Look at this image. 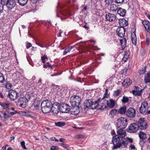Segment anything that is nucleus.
I'll return each instance as SVG.
<instances>
[{
  "mask_svg": "<svg viewBox=\"0 0 150 150\" xmlns=\"http://www.w3.org/2000/svg\"><path fill=\"white\" fill-rule=\"evenodd\" d=\"M117 132L120 136L124 137L126 135L125 131L123 129L125 128L127 124V121L126 118L121 117L118 119L116 121Z\"/></svg>",
  "mask_w": 150,
  "mask_h": 150,
  "instance_id": "obj_1",
  "label": "nucleus"
},
{
  "mask_svg": "<svg viewBox=\"0 0 150 150\" xmlns=\"http://www.w3.org/2000/svg\"><path fill=\"white\" fill-rule=\"evenodd\" d=\"M117 135L113 137L112 139V142L114 145L112 148L113 149H116L120 148H125L127 144L126 140L125 139H121L124 137H121L119 134H117Z\"/></svg>",
  "mask_w": 150,
  "mask_h": 150,
  "instance_id": "obj_2",
  "label": "nucleus"
},
{
  "mask_svg": "<svg viewBox=\"0 0 150 150\" xmlns=\"http://www.w3.org/2000/svg\"><path fill=\"white\" fill-rule=\"evenodd\" d=\"M52 105V103L50 100L43 101L41 104V109L42 112L44 113L49 112L51 111Z\"/></svg>",
  "mask_w": 150,
  "mask_h": 150,
  "instance_id": "obj_3",
  "label": "nucleus"
},
{
  "mask_svg": "<svg viewBox=\"0 0 150 150\" xmlns=\"http://www.w3.org/2000/svg\"><path fill=\"white\" fill-rule=\"evenodd\" d=\"M1 5L6 6L9 10L14 8L16 5L15 0H1Z\"/></svg>",
  "mask_w": 150,
  "mask_h": 150,
  "instance_id": "obj_4",
  "label": "nucleus"
},
{
  "mask_svg": "<svg viewBox=\"0 0 150 150\" xmlns=\"http://www.w3.org/2000/svg\"><path fill=\"white\" fill-rule=\"evenodd\" d=\"M100 100V98H99L95 103H93L92 99L86 100L84 102V105L86 108L90 109H96L98 105V102Z\"/></svg>",
  "mask_w": 150,
  "mask_h": 150,
  "instance_id": "obj_5",
  "label": "nucleus"
},
{
  "mask_svg": "<svg viewBox=\"0 0 150 150\" xmlns=\"http://www.w3.org/2000/svg\"><path fill=\"white\" fill-rule=\"evenodd\" d=\"M81 101V98L77 95L71 96L70 98V102L73 107H78Z\"/></svg>",
  "mask_w": 150,
  "mask_h": 150,
  "instance_id": "obj_6",
  "label": "nucleus"
},
{
  "mask_svg": "<svg viewBox=\"0 0 150 150\" xmlns=\"http://www.w3.org/2000/svg\"><path fill=\"white\" fill-rule=\"evenodd\" d=\"M137 124L140 129L145 130L147 128V122L144 118H140Z\"/></svg>",
  "mask_w": 150,
  "mask_h": 150,
  "instance_id": "obj_7",
  "label": "nucleus"
},
{
  "mask_svg": "<svg viewBox=\"0 0 150 150\" xmlns=\"http://www.w3.org/2000/svg\"><path fill=\"white\" fill-rule=\"evenodd\" d=\"M149 108V105L147 102L144 101L141 103V106L139 108L140 112L142 114H146Z\"/></svg>",
  "mask_w": 150,
  "mask_h": 150,
  "instance_id": "obj_8",
  "label": "nucleus"
},
{
  "mask_svg": "<svg viewBox=\"0 0 150 150\" xmlns=\"http://www.w3.org/2000/svg\"><path fill=\"white\" fill-rule=\"evenodd\" d=\"M19 93L15 90H10L8 91V97L12 100H14L17 98Z\"/></svg>",
  "mask_w": 150,
  "mask_h": 150,
  "instance_id": "obj_9",
  "label": "nucleus"
},
{
  "mask_svg": "<svg viewBox=\"0 0 150 150\" xmlns=\"http://www.w3.org/2000/svg\"><path fill=\"white\" fill-rule=\"evenodd\" d=\"M139 129L138 124L137 123L131 124L128 127L127 129L128 132L130 133H135Z\"/></svg>",
  "mask_w": 150,
  "mask_h": 150,
  "instance_id": "obj_10",
  "label": "nucleus"
},
{
  "mask_svg": "<svg viewBox=\"0 0 150 150\" xmlns=\"http://www.w3.org/2000/svg\"><path fill=\"white\" fill-rule=\"evenodd\" d=\"M60 104L58 103L55 102L53 104L51 107V111L54 114H57L60 111Z\"/></svg>",
  "mask_w": 150,
  "mask_h": 150,
  "instance_id": "obj_11",
  "label": "nucleus"
},
{
  "mask_svg": "<svg viewBox=\"0 0 150 150\" xmlns=\"http://www.w3.org/2000/svg\"><path fill=\"white\" fill-rule=\"evenodd\" d=\"M28 102V100L26 98H21L19 99L17 104L22 108H25L27 105Z\"/></svg>",
  "mask_w": 150,
  "mask_h": 150,
  "instance_id": "obj_12",
  "label": "nucleus"
},
{
  "mask_svg": "<svg viewBox=\"0 0 150 150\" xmlns=\"http://www.w3.org/2000/svg\"><path fill=\"white\" fill-rule=\"evenodd\" d=\"M107 103L108 100H104L103 98L101 99L100 98V100L98 102L97 108L98 107L100 110H103L107 107Z\"/></svg>",
  "mask_w": 150,
  "mask_h": 150,
  "instance_id": "obj_13",
  "label": "nucleus"
},
{
  "mask_svg": "<svg viewBox=\"0 0 150 150\" xmlns=\"http://www.w3.org/2000/svg\"><path fill=\"white\" fill-rule=\"evenodd\" d=\"M126 30L122 26L118 27L116 30L117 34L119 37L122 38L125 35Z\"/></svg>",
  "mask_w": 150,
  "mask_h": 150,
  "instance_id": "obj_14",
  "label": "nucleus"
},
{
  "mask_svg": "<svg viewBox=\"0 0 150 150\" xmlns=\"http://www.w3.org/2000/svg\"><path fill=\"white\" fill-rule=\"evenodd\" d=\"M126 115L129 117L133 118L136 115V111L134 109L129 108L126 112Z\"/></svg>",
  "mask_w": 150,
  "mask_h": 150,
  "instance_id": "obj_15",
  "label": "nucleus"
},
{
  "mask_svg": "<svg viewBox=\"0 0 150 150\" xmlns=\"http://www.w3.org/2000/svg\"><path fill=\"white\" fill-rule=\"evenodd\" d=\"M70 110V107L68 104H63L60 105V111L62 113H67Z\"/></svg>",
  "mask_w": 150,
  "mask_h": 150,
  "instance_id": "obj_16",
  "label": "nucleus"
},
{
  "mask_svg": "<svg viewBox=\"0 0 150 150\" xmlns=\"http://www.w3.org/2000/svg\"><path fill=\"white\" fill-rule=\"evenodd\" d=\"M105 17L107 20L110 22L115 21L116 18V16L115 15L110 13L107 14Z\"/></svg>",
  "mask_w": 150,
  "mask_h": 150,
  "instance_id": "obj_17",
  "label": "nucleus"
},
{
  "mask_svg": "<svg viewBox=\"0 0 150 150\" xmlns=\"http://www.w3.org/2000/svg\"><path fill=\"white\" fill-rule=\"evenodd\" d=\"M142 23L146 31L150 33V22L147 20H145L142 21Z\"/></svg>",
  "mask_w": 150,
  "mask_h": 150,
  "instance_id": "obj_18",
  "label": "nucleus"
},
{
  "mask_svg": "<svg viewBox=\"0 0 150 150\" xmlns=\"http://www.w3.org/2000/svg\"><path fill=\"white\" fill-rule=\"evenodd\" d=\"M142 90L139 87L135 86V90L132 91V94L135 96H140L141 94Z\"/></svg>",
  "mask_w": 150,
  "mask_h": 150,
  "instance_id": "obj_19",
  "label": "nucleus"
},
{
  "mask_svg": "<svg viewBox=\"0 0 150 150\" xmlns=\"http://www.w3.org/2000/svg\"><path fill=\"white\" fill-rule=\"evenodd\" d=\"M132 83V81L129 78H127L124 79L122 83L125 87H127L130 85Z\"/></svg>",
  "mask_w": 150,
  "mask_h": 150,
  "instance_id": "obj_20",
  "label": "nucleus"
},
{
  "mask_svg": "<svg viewBox=\"0 0 150 150\" xmlns=\"http://www.w3.org/2000/svg\"><path fill=\"white\" fill-rule=\"evenodd\" d=\"M117 12L118 14L120 16L124 17L126 13V11L121 8H119L117 10Z\"/></svg>",
  "mask_w": 150,
  "mask_h": 150,
  "instance_id": "obj_21",
  "label": "nucleus"
},
{
  "mask_svg": "<svg viewBox=\"0 0 150 150\" xmlns=\"http://www.w3.org/2000/svg\"><path fill=\"white\" fill-rule=\"evenodd\" d=\"M131 40L133 44L134 45L136 44L137 38L135 32L134 31L131 35Z\"/></svg>",
  "mask_w": 150,
  "mask_h": 150,
  "instance_id": "obj_22",
  "label": "nucleus"
},
{
  "mask_svg": "<svg viewBox=\"0 0 150 150\" xmlns=\"http://www.w3.org/2000/svg\"><path fill=\"white\" fill-rule=\"evenodd\" d=\"M118 23L120 26L122 25L124 27V26H126L128 24L127 22L124 18L119 19Z\"/></svg>",
  "mask_w": 150,
  "mask_h": 150,
  "instance_id": "obj_23",
  "label": "nucleus"
},
{
  "mask_svg": "<svg viewBox=\"0 0 150 150\" xmlns=\"http://www.w3.org/2000/svg\"><path fill=\"white\" fill-rule=\"evenodd\" d=\"M120 43L122 46V49L123 50L126 46L127 43V40L125 38L120 40Z\"/></svg>",
  "mask_w": 150,
  "mask_h": 150,
  "instance_id": "obj_24",
  "label": "nucleus"
},
{
  "mask_svg": "<svg viewBox=\"0 0 150 150\" xmlns=\"http://www.w3.org/2000/svg\"><path fill=\"white\" fill-rule=\"evenodd\" d=\"M144 81L145 83H150V72L145 74Z\"/></svg>",
  "mask_w": 150,
  "mask_h": 150,
  "instance_id": "obj_25",
  "label": "nucleus"
},
{
  "mask_svg": "<svg viewBox=\"0 0 150 150\" xmlns=\"http://www.w3.org/2000/svg\"><path fill=\"white\" fill-rule=\"evenodd\" d=\"M117 110L116 109H112L110 112L109 116L111 118H113L117 114Z\"/></svg>",
  "mask_w": 150,
  "mask_h": 150,
  "instance_id": "obj_26",
  "label": "nucleus"
},
{
  "mask_svg": "<svg viewBox=\"0 0 150 150\" xmlns=\"http://www.w3.org/2000/svg\"><path fill=\"white\" fill-rule=\"evenodd\" d=\"M115 105V101L112 99H110L109 101H108L107 105L110 108H112Z\"/></svg>",
  "mask_w": 150,
  "mask_h": 150,
  "instance_id": "obj_27",
  "label": "nucleus"
},
{
  "mask_svg": "<svg viewBox=\"0 0 150 150\" xmlns=\"http://www.w3.org/2000/svg\"><path fill=\"white\" fill-rule=\"evenodd\" d=\"M0 105L4 109L8 110H9V105L8 104L5 103H0Z\"/></svg>",
  "mask_w": 150,
  "mask_h": 150,
  "instance_id": "obj_28",
  "label": "nucleus"
},
{
  "mask_svg": "<svg viewBox=\"0 0 150 150\" xmlns=\"http://www.w3.org/2000/svg\"><path fill=\"white\" fill-rule=\"evenodd\" d=\"M126 107L125 106L121 107L119 109L118 112L121 114H124L126 112Z\"/></svg>",
  "mask_w": 150,
  "mask_h": 150,
  "instance_id": "obj_29",
  "label": "nucleus"
},
{
  "mask_svg": "<svg viewBox=\"0 0 150 150\" xmlns=\"http://www.w3.org/2000/svg\"><path fill=\"white\" fill-rule=\"evenodd\" d=\"M28 0H18V4L21 6H24L27 3Z\"/></svg>",
  "mask_w": 150,
  "mask_h": 150,
  "instance_id": "obj_30",
  "label": "nucleus"
},
{
  "mask_svg": "<svg viewBox=\"0 0 150 150\" xmlns=\"http://www.w3.org/2000/svg\"><path fill=\"white\" fill-rule=\"evenodd\" d=\"M139 136L140 138L142 140L144 139L146 137V134L141 131L139 132Z\"/></svg>",
  "mask_w": 150,
  "mask_h": 150,
  "instance_id": "obj_31",
  "label": "nucleus"
},
{
  "mask_svg": "<svg viewBox=\"0 0 150 150\" xmlns=\"http://www.w3.org/2000/svg\"><path fill=\"white\" fill-rule=\"evenodd\" d=\"M129 56V55L128 53L127 52H125L122 59V60L124 62H126L128 59Z\"/></svg>",
  "mask_w": 150,
  "mask_h": 150,
  "instance_id": "obj_32",
  "label": "nucleus"
},
{
  "mask_svg": "<svg viewBox=\"0 0 150 150\" xmlns=\"http://www.w3.org/2000/svg\"><path fill=\"white\" fill-rule=\"evenodd\" d=\"M77 107V108H78V110L76 109V110H74V109H73L71 111V114L74 115H77L79 113L80 110L79 109V107Z\"/></svg>",
  "mask_w": 150,
  "mask_h": 150,
  "instance_id": "obj_33",
  "label": "nucleus"
},
{
  "mask_svg": "<svg viewBox=\"0 0 150 150\" xmlns=\"http://www.w3.org/2000/svg\"><path fill=\"white\" fill-rule=\"evenodd\" d=\"M55 124L56 126L59 127H61L64 126L65 123L64 122H55Z\"/></svg>",
  "mask_w": 150,
  "mask_h": 150,
  "instance_id": "obj_34",
  "label": "nucleus"
},
{
  "mask_svg": "<svg viewBox=\"0 0 150 150\" xmlns=\"http://www.w3.org/2000/svg\"><path fill=\"white\" fill-rule=\"evenodd\" d=\"M110 9L112 11H116L117 9V7L115 4H112L110 6Z\"/></svg>",
  "mask_w": 150,
  "mask_h": 150,
  "instance_id": "obj_35",
  "label": "nucleus"
},
{
  "mask_svg": "<svg viewBox=\"0 0 150 150\" xmlns=\"http://www.w3.org/2000/svg\"><path fill=\"white\" fill-rule=\"evenodd\" d=\"M146 66H145L143 68L139 70V72L140 75L143 74L146 71Z\"/></svg>",
  "mask_w": 150,
  "mask_h": 150,
  "instance_id": "obj_36",
  "label": "nucleus"
},
{
  "mask_svg": "<svg viewBox=\"0 0 150 150\" xmlns=\"http://www.w3.org/2000/svg\"><path fill=\"white\" fill-rule=\"evenodd\" d=\"M5 79L4 75L0 72V83H2Z\"/></svg>",
  "mask_w": 150,
  "mask_h": 150,
  "instance_id": "obj_37",
  "label": "nucleus"
},
{
  "mask_svg": "<svg viewBox=\"0 0 150 150\" xmlns=\"http://www.w3.org/2000/svg\"><path fill=\"white\" fill-rule=\"evenodd\" d=\"M48 58L47 55H44L41 57L42 62L43 63H44L45 61L48 60Z\"/></svg>",
  "mask_w": 150,
  "mask_h": 150,
  "instance_id": "obj_38",
  "label": "nucleus"
},
{
  "mask_svg": "<svg viewBox=\"0 0 150 150\" xmlns=\"http://www.w3.org/2000/svg\"><path fill=\"white\" fill-rule=\"evenodd\" d=\"M5 86L7 89H9L12 87V86L11 83L9 82H7L6 83Z\"/></svg>",
  "mask_w": 150,
  "mask_h": 150,
  "instance_id": "obj_39",
  "label": "nucleus"
},
{
  "mask_svg": "<svg viewBox=\"0 0 150 150\" xmlns=\"http://www.w3.org/2000/svg\"><path fill=\"white\" fill-rule=\"evenodd\" d=\"M120 89H117L114 91V95L115 96H117L120 95Z\"/></svg>",
  "mask_w": 150,
  "mask_h": 150,
  "instance_id": "obj_40",
  "label": "nucleus"
},
{
  "mask_svg": "<svg viewBox=\"0 0 150 150\" xmlns=\"http://www.w3.org/2000/svg\"><path fill=\"white\" fill-rule=\"evenodd\" d=\"M125 139L126 140V141L127 142V144H126V146L125 147V148H126L127 147V145L129 143V142L130 143H132L133 142V140L132 138H127V139Z\"/></svg>",
  "mask_w": 150,
  "mask_h": 150,
  "instance_id": "obj_41",
  "label": "nucleus"
},
{
  "mask_svg": "<svg viewBox=\"0 0 150 150\" xmlns=\"http://www.w3.org/2000/svg\"><path fill=\"white\" fill-rule=\"evenodd\" d=\"M72 48V47L71 46L70 47H69L68 48H66L65 49L64 52V55L66 54L67 52H70L71 49Z\"/></svg>",
  "mask_w": 150,
  "mask_h": 150,
  "instance_id": "obj_42",
  "label": "nucleus"
},
{
  "mask_svg": "<svg viewBox=\"0 0 150 150\" xmlns=\"http://www.w3.org/2000/svg\"><path fill=\"white\" fill-rule=\"evenodd\" d=\"M129 100V99L128 97L124 96L122 100V101L123 103H126Z\"/></svg>",
  "mask_w": 150,
  "mask_h": 150,
  "instance_id": "obj_43",
  "label": "nucleus"
},
{
  "mask_svg": "<svg viewBox=\"0 0 150 150\" xmlns=\"http://www.w3.org/2000/svg\"><path fill=\"white\" fill-rule=\"evenodd\" d=\"M21 147L23 149L25 150H26L27 149V148L25 146V143L24 141H23L21 142Z\"/></svg>",
  "mask_w": 150,
  "mask_h": 150,
  "instance_id": "obj_44",
  "label": "nucleus"
},
{
  "mask_svg": "<svg viewBox=\"0 0 150 150\" xmlns=\"http://www.w3.org/2000/svg\"><path fill=\"white\" fill-rule=\"evenodd\" d=\"M8 113V112H7V113L6 112H4V117L6 120H7L9 118V115Z\"/></svg>",
  "mask_w": 150,
  "mask_h": 150,
  "instance_id": "obj_45",
  "label": "nucleus"
},
{
  "mask_svg": "<svg viewBox=\"0 0 150 150\" xmlns=\"http://www.w3.org/2000/svg\"><path fill=\"white\" fill-rule=\"evenodd\" d=\"M106 3V5H107L108 6L109 5L112 4L113 1V0H105Z\"/></svg>",
  "mask_w": 150,
  "mask_h": 150,
  "instance_id": "obj_46",
  "label": "nucleus"
},
{
  "mask_svg": "<svg viewBox=\"0 0 150 150\" xmlns=\"http://www.w3.org/2000/svg\"><path fill=\"white\" fill-rule=\"evenodd\" d=\"M44 67L46 68L47 67H52V66L48 62H47L45 64H44Z\"/></svg>",
  "mask_w": 150,
  "mask_h": 150,
  "instance_id": "obj_47",
  "label": "nucleus"
},
{
  "mask_svg": "<svg viewBox=\"0 0 150 150\" xmlns=\"http://www.w3.org/2000/svg\"><path fill=\"white\" fill-rule=\"evenodd\" d=\"M60 12L62 14H63L64 16H66L69 14V12L67 11H64L62 12L61 11H60Z\"/></svg>",
  "mask_w": 150,
  "mask_h": 150,
  "instance_id": "obj_48",
  "label": "nucleus"
},
{
  "mask_svg": "<svg viewBox=\"0 0 150 150\" xmlns=\"http://www.w3.org/2000/svg\"><path fill=\"white\" fill-rule=\"evenodd\" d=\"M101 54H98L97 56H96V58L95 59V60H97L96 62H97L98 63H100V62L98 60L101 59L100 57V56L101 55Z\"/></svg>",
  "mask_w": 150,
  "mask_h": 150,
  "instance_id": "obj_49",
  "label": "nucleus"
},
{
  "mask_svg": "<svg viewBox=\"0 0 150 150\" xmlns=\"http://www.w3.org/2000/svg\"><path fill=\"white\" fill-rule=\"evenodd\" d=\"M61 145L63 147H64V148H66L67 150L69 149V147H68V146H67V145L66 144H64V143H62L61 144Z\"/></svg>",
  "mask_w": 150,
  "mask_h": 150,
  "instance_id": "obj_50",
  "label": "nucleus"
},
{
  "mask_svg": "<svg viewBox=\"0 0 150 150\" xmlns=\"http://www.w3.org/2000/svg\"><path fill=\"white\" fill-rule=\"evenodd\" d=\"M4 5H1L0 4V13H2L3 12L4 9Z\"/></svg>",
  "mask_w": 150,
  "mask_h": 150,
  "instance_id": "obj_51",
  "label": "nucleus"
},
{
  "mask_svg": "<svg viewBox=\"0 0 150 150\" xmlns=\"http://www.w3.org/2000/svg\"><path fill=\"white\" fill-rule=\"evenodd\" d=\"M145 142L142 139V140L140 141L139 144L141 147L143 146Z\"/></svg>",
  "mask_w": 150,
  "mask_h": 150,
  "instance_id": "obj_52",
  "label": "nucleus"
},
{
  "mask_svg": "<svg viewBox=\"0 0 150 150\" xmlns=\"http://www.w3.org/2000/svg\"><path fill=\"white\" fill-rule=\"evenodd\" d=\"M90 42L91 43V44H90V45L91 46H92V47H95L94 45L95 43V41L93 40H91L90 41Z\"/></svg>",
  "mask_w": 150,
  "mask_h": 150,
  "instance_id": "obj_53",
  "label": "nucleus"
},
{
  "mask_svg": "<svg viewBox=\"0 0 150 150\" xmlns=\"http://www.w3.org/2000/svg\"><path fill=\"white\" fill-rule=\"evenodd\" d=\"M85 137L84 135L82 134L77 135L76 136V137L78 139H81L84 138Z\"/></svg>",
  "mask_w": 150,
  "mask_h": 150,
  "instance_id": "obj_54",
  "label": "nucleus"
},
{
  "mask_svg": "<svg viewBox=\"0 0 150 150\" xmlns=\"http://www.w3.org/2000/svg\"><path fill=\"white\" fill-rule=\"evenodd\" d=\"M116 3L117 4H121L123 2L124 0H115Z\"/></svg>",
  "mask_w": 150,
  "mask_h": 150,
  "instance_id": "obj_55",
  "label": "nucleus"
},
{
  "mask_svg": "<svg viewBox=\"0 0 150 150\" xmlns=\"http://www.w3.org/2000/svg\"><path fill=\"white\" fill-rule=\"evenodd\" d=\"M108 90L107 89H106L105 90V93L104 96L103 98V99L105 98L106 97L107 95L108 94Z\"/></svg>",
  "mask_w": 150,
  "mask_h": 150,
  "instance_id": "obj_56",
  "label": "nucleus"
},
{
  "mask_svg": "<svg viewBox=\"0 0 150 150\" xmlns=\"http://www.w3.org/2000/svg\"><path fill=\"white\" fill-rule=\"evenodd\" d=\"M51 140L52 141H55L56 142H58V140L57 139H56L55 137H52L50 138Z\"/></svg>",
  "mask_w": 150,
  "mask_h": 150,
  "instance_id": "obj_57",
  "label": "nucleus"
},
{
  "mask_svg": "<svg viewBox=\"0 0 150 150\" xmlns=\"http://www.w3.org/2000/svg\"><path fill=\"white\" fill-rule=\"evenodd\" d=\"M57 146H52L51 147L50 150H57Z\"/></svg>",
  "mask_w": 150,
  "mask_h": 150,
  "instance_id": "obj_58",
  "label": "nucleus"
},
{
  "mask_svg": "<svg viewBox=\"0 0 150 150\" xmlns=\"http://www.w3.org/2000/svg\"><path fill=\"white\" fill-rule=\"evenodd\" d=\"M18 111H14L13 112H10V114L11 115H13L15 114H16V113H18Z\"/></svg>",
  "mask_w": 150,
  "mask_h": 150,
  "instance_id": "obj_59",
  "label": "nucleus"
},
{
  "mask_svg": "<svg viewBox=\"0 0 150 150\" xmlns=\"http://www.w3.org/2000/svg\"><path fill=\"white\" fill-rule=\"evenodd\" d=\"M131 149H136L134 145L131 144L130 146Z\"/></svg>",
  "mask_w": 150,
  "mask_h": 150,
  "instance_id": "obj_60",
  "label": "nucleus"
},
{
  "mask_svg": "<svg viewBox=\"0 0 150 150\" xmlns=\"http://www.w3.org/2000/svg\"><path fill=\"white\" fill-rule=\"evenodd\" d=\"M149 38H147L146 39V43L147 45H149L150 42H149Z\"/></svg>",
  "mask_w": 150,
  "mask_h": 150,
  "instance_id": "obj_61",
  "label": "nucleus"
},
{
  "mask_svg": "<svg viewBox=\"0 0 150 150\" xmlns=\"http://www.w3.org/2000/svg\"><path fill=\"white\" fill-rule=\"evenodd\" d=\"M31 46V44L30 43H28L26 45V47L27 49H28Z\"/></svg>",
  "mask_w": 150,
  "mask_h": 150,
  "instance_id": "obj_62",
  "label": "nucleus"
},
{
  "mask_svg": "<svg viewBox=\"0 0 150 150\" xmlns=\"http://www.w3.org/2000/svg\"><path fill=\"white\" fill-rule=\"evenodd\" d=\"M35 43L36 45H38V46L40 47H44V46H43V45H42L40 44V43H39L37 42H36Z\"/></svg>",
  "mask_w": 150,
  "mask_h": 150,
  "instance_id": "obj_63",
  "label": "nucleus"
},
{
  "mask_svg": "<svg viewBox=\"0 0 150 150\" xmlns=\"http://www.w3.org/2000/svg\"><path fill=\"white\" fill-rule=\"evenodd\" d=\"M32 3H36L39 0H30Z\"/></svg>",
  "mask_w": 150,
  "mask_h": 150,
  "instance_id": "obj_64",
  "label": "nucleus"
}]
</instances>
